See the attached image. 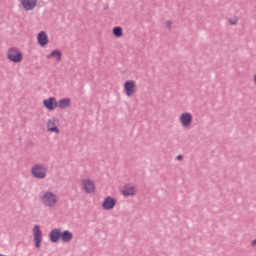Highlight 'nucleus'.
I'll return each mask as SVG.
<instances>
[{"mask_svg":"<svg viewBox=\"0 0 256 256\" xmlns=\"http://www.w3.org/2000/svg\"><path fill=\"white\" fill-rule=\"evenodd\" d=\"M120 193L124 197H134V195H137L138 189L133 184H126L120 189Z\"/></svg>","mask_w":256,"mask_h":256,"instance_id":"0eeeda50","label":"nucleus"},{"mask_svg":"<svg viewBox=\"0 0 256 256\" xmlns=\"http://www.w3.org/2000/svg\"><path fill=\"white\" fill-rule=\"evenodd\" d=\"M179 123L184 129H190L193 123V115L190 112H183L179 115Z\"/></svg>","mask_w":256,"mask_h":256,"instance_id":"39448f33","label":"nucleus"},{"mask_svg":"<svg viewBox=\"0 0 256 256\" xmlns=\"http://www.w3.org/2000/svg\"><path fill=\"white\" fill-rule=\"evenodd\" d=\"M61 229H53L50 231V242L52 243H58L59 239L61 240Z\"/></svg>","mask_w":256,"mask_h":256,"instance_id":"2eb2a0df","label":"nucleus"},{"mask_svg":"<svg viewBox=\"0 0 256 256\" xmlns=\"http://www.w3.org/2000/svg\"><path fill=\"white\" fill-rule=\"evenodd\" d=\"M182 159H183V156H182V155H178V156H177V160H178V161H182Z\"/></svg>","mask_w":256,"mask_h":256,"instance_id":"4be33fe9","label":"nucleus"},{"mask_svg":"<svg viewBox=\"0 0 256 256\" xmlns=\"http://www.w3.org/2000/svg\"><path fill=\"white\" fill-rule=\"evenodd\" d=\"M71 107V99L70 98H62L57 101V108L59 109H67Z\"/></svg>","mask_w":256,"mask_h":256,"instance_id":"f3484780","label":"nucleus"},{"mask_svg":"<svg viewBox=\"0 0 256 256\" xmlns=\"http://www.w3.org/2000/svg\"><path fill=\"white\" fill-rule=\"evenodd\" d=\"M42 105H44V108L48 109V111H54L58 108V101L55 97H50L44 99V101H42Z\"/></svg>","mask_w":256,"mask_h":256,"instance_id":"9d476101","label":"nucleus"},{"mask_svg":"<svg viewBox=\"0 0 256 256\" xmlns=\"http://www.w3.org/2000/svg\"><path fill=\"white\" fill-rule=\"evenodd\" d=\"M252 247H256V239L251 242Z\"/></svg>","mask_w":256,"mask_h":256,"instance_id":"5701e85b","label":"nucleus"},{"mask_svg":"<svg viewBox=\"0 0 256 256\" xmlns=\"http://www.w3.org/2000/svg\"><path fill=\"white\" fill-rule=\"evenodd\" d=\"M82 189L85 193L92 194L95 193L96 187L93 181L90 179H84L81 181Z\"/></svg>","mask_w":256,"mask_h":256,"instance_id":"1a4fd4ad","label":"nucleus"},{"mask_svg":"<svg viewBox=\"0 0 256 256\" xmlns=\"http://www.w3.org/2000/svg\"><path fill=\"white\" fill-rule=\"evenodd\" d=\"M38 4L39 0H20V8L26 12L35 10Z\"/></svg>","mask_w":256,"mask_h":256,"instance_id":"423d86ee","label":"nucleus"},{"mask_svg":"<svg viewBox=\"0 0 256 256\" xmlns=\"http://www.w3.org/2000/svg\"><path fill=\"white\" fill-rule=\"evenodd\" d=\"M46 173L47 170L43 166L36 165L32 168V175H34V177H38V179H44V177H46Z\"/></svg>","mask_w":256,"mask_h":256,"instance_id":"f8f14e48","label":"nucleus"},{"mask_svg":"<svg viewBox=\"0 0 256 256\" xmlns=\"http://www.w3.org/2000/svg\"><path fill=\"white\" fill-rule=\"evenodd\" d=\"M40 201H42L44 207L52 209L53 207H56L58 203V196L54 192L46 191L40 196Z\"/></svg>","mask_w":256,"mask_h":256,"instance_id":"f257e3e1","label":"nucleus"},{"mask_svg":"<svg viewBox=\"0 0 256 256\" xmlns=\"http://www.w3.org/2000/svg\"><path fill=\"white\" fill-rule=\"evenodd\" d=\"M73 238H74V235L71 231L65 230L61 232L60 240L62 243H70L72 242Z\"/></svg>","mask_w":256,"mask_h":256,"instance_id":"4468645a","label":"nucleus"},{"mask_svg":"<svg viewBox=\"0 0 256 256\" xmlns=\"http://www.w3.org/2000/svg\"><path fill=\"white\" fill-rule=\"evenodd\" d=\"M49 60L53 59L56 63L62 61V52L59 49L52 50L50 54L46 56Z\"/></svg>","mask_w":256,"mask_h":256,"instance_id":"ddd939ff","label":"nucleus"},{"mask_svg":"<svg viewBox=\"0 0 256 256\" xmlns=\"http://www.w3.org/2000/svg\"><path fill=\"white\" fill-rule=\"evenodd\" d=\"M117 204V200L111 196H107L102 202V209L111 211Z\"/></svg>","mask_w":256,"mask_h":256,"instance_id":"9b49d317","label":"nucleus"},{"mask_svg":"<svg viewBox=\"0 0 256 256\" xmlns=\"http://www.w3.org/2000/svg\"><path fill=\"white\" fill-rule=\"evenodd\" d=\"M49 43V37L46 32L42 31L38 33V44L44 47Z\"/></svg>","mask_w":256,"mask_h":256,"instance_id":"dca6fc26","label":"nucleus"},{"mask_svg":"<svg viewBox=\"0 0 256 256\" xmlns=\"http://www.w3.org/2000/svg\"><path fill=\"white\" fill-rule=\"evenodd\" d=\"M228 22H229V24H231V25H236V24H238V22H239V18H238V17L229 18V19H228Z\"/></svg>","mask_w":256,"mask_h":256,"instance_id":"6ab92c4d","label":"nucleus"},{"mask_svg":"<svg viewBox=\"0 0 256 256\" xmlns=\"http://www.w3.org/2000/svg\"><path fill=\"white\" fill-rule=\"evenodd\" d=\"M46 131L54 133V135H60V120L55 117L46 120Z\"/></svg>","mask_w":256,"mask_h":256,"instance_id":"7ed1b4c3","label":"nucleus"},{"mask_svg":"<svg viewBox=\"0 0 256 256\" xmlns=\"http://www.w3.org/2000/svg\"><path fill=\"white\" fill-rule=\"evenodd\" d=\"M252 82L256 86V73L252 77Z\"/></svg>","mask_w":256,"mask_h":256,"instance_id":"412c9836","label":"nucleus"},{"mask_svg":"<svg viewBox=\"0 0 256 256\" xmlns=\"http://www.w3.org/2000/svg\"><path fill=\"white\" fill-rule=\"evenodd\" d=\"M6 57L8 60H10V62L18 64L23 61L24 55L21 49L12 47L6 52Z\"/></svg>","mask_w":256,"mask_h":256,"instance_id":"f03ea898","label":"nucleus"},{"mask_svg":"<svg viewBox=\"0 0 256 256\" xmlns=\"http://www.w3.org/2000/svg\"><path fill=\"white\" fill-rule=\"evenodd\" d=\"M123 90L127 97H132L137 92V82L134 80H127L123 84Z\"/></svg>","mask_w":256,"mask_h":256,"instance_id":"20e7f679","label":"nucleus"},{"mask_svg":"<svg viewBox=\"0 0 256 256\" xmlns=\"http://www.w3.org/2000/svg\"><path fill=\"white\" fill-rule=\"evenodd\" d=\"M32 234L34 235V244L36 245V249H40L41 243L43 241V233L41 231V227L39 225L34 226Z\"/></svg>","mask_w":256,"mask_h":256,"instance_id":"6e6552de","label":"nucleus"},{"mask_svg":"<svg viewBox=\"0 0 256 256\" xmlns=\"http://www.w3.org/2000/svg\"><path fill=\"white\" fill-rule=\"evenodd\" d=\"M172 24H173L172 21H166L165 22V25H166L167 28H171Z\"/></svg>","mask_w":256,"mask_h":256,"instance_id":"aec40b11","label":"nucleus"},{"mask_svg":"<svg viewBox=\"0 0 256 256\" xmlns=\"http://www.w3.org/2000/svg\"><path fill=\"white\" fill-rule=\"evenodd\" d=\"M0 256H7V255L0 254Z\"/></svg>","mask_w":256,"mask_h":256,"instance_id":"b1692460","label":"nucleus"},{"mask_svg":"<svg viewBox=\"0 0 256 256\" xmlns=\"http://www.w3.org/2000/svg\"><path fill=\"white\" fill-rule=\"evenodd\" d=\"M112 34L113 36H115L116 38H121L123 37L124 33H123V28L122 27H114L112 29Z\"/></svg>","mask_w":256,"mask_h":256,"instance_id":"a211bd4d","label":"nucleus"}]
</instances>
